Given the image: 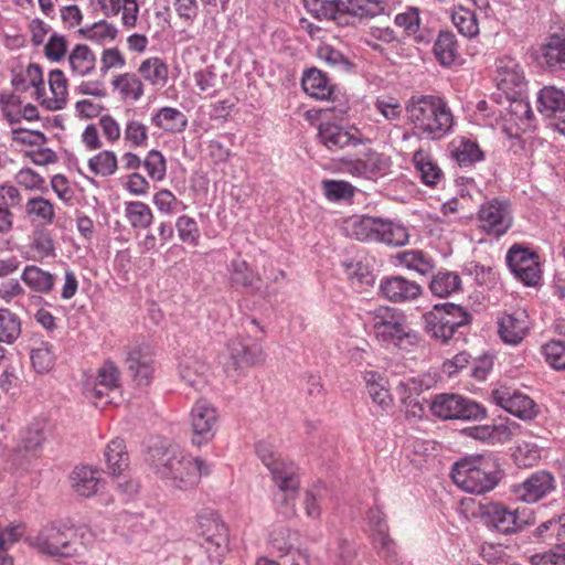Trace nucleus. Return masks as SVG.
Masks as SVG:
<instances>
[{
  "mask_svg": "<svg viewBox=\"0 0 565 565\" xmlns=\"http://www.w3.org/2000/svg\"><path fill=\"white\" fill-rule=\"evenodd\" d=\"M146 460L161 479L180 490L194 488L201 477L210 471L201 458L192 457L177 446L162 443L149 448Z\"/></svg>",
  "mask_w": 565,
  "mask_h": 565,
  "instance_id": "obj_1",
  "label": "nucleus"
},
{
  "mask_svg": "<svg viewBox=\"0 0 565 565\" xmlns=\"http://www.w3.org/2000/svg\"><path fill=\"white\" fill-rule=\"evenodd\" d=\"M409 122L419 135L440 140L454 126V116L447 103L435 95H414L405 105Z\"/></svg>",
  "mask_w": 565,
  "mask_h": 565,
  "instance_id": "obj_2",
  "label": "nucleus"
},
{
  "mask_svg": "<svg viewBox=\"0 0 565 565\" xmlns=\"http://www.w3.org/2000/svg\"><path fill=\"white\" fill-rule=\"evenodd\" d=\"M256 454L271 473L277 487L274 501L278 511L289 518L296 512L295 500L299 490L297 468L292 462L282 460L276 452L274 445L267 440L256 444Z\"/></svg>",
  "mask_w": 565,
  "mask_h": 565,
  "instance_id": "obj_3",
  "label": "nucleus"
},
{
  "mask_svg": "<svg viewBox=\"0 0 565 565\" xmlns=\"http://www.w3.org/2000/svg\"><path fill=\"white\" fill-rule=\"evenodd\" d=\"M370 316L373 334L383 345L411 351L419 344L418 333L408 326L401 310L382 306L371 311Z\"/></svg>",
  "mask_w": 565,
  "mask_h": 565,
  "instance_id": "obj_4",
  "label": "nucleus"
},
{
  "mask_svg": "<svg viewBox=\"0 0 565 565\" xmlns=\"http://www.w3.org/2000/svg\"><path fill=\"white\" fill-rule=\"evenodd\" d=\"M451 478L460 489L475 494L491 491L499 480L494 461L481 455L456 462L451 470Z\"/></svg>",
  "mask_w": 565,
  "mask_h": 565,
  "instance_id": "obj_5",
  "label": "nucleus"
},
{
  "mask_svg": "<svg viewBox=\"0 0 565 565\" xmlns=\"http://www.w3.org/2000/svg\"><path fill=\"white\" fill-rule=\"evenodd\" d=\"M425 331L441 342L450 340L455 331L470 321V315L451 302L436 305L424 315Z\"/></svg>",
  "mask_w": 565,
  "mask_h": 565,
  "instance_id": "obj_6",
  "label": "nucleus"
},
{
  "mask_svg": "<svg viewBox=\"0 0 565 565\" xmlns=\"http://www.w3.org/2000/svg\"><path fill=\"white\" fill-rule=\"evenodd\" d=\"M76 532L66 524L52 523L34 537L33 545L42 554L53 557H71L77 553Z\"/></svg>",
  "mask_w": 565,
  "mask_h": 565,
  "instance_id": "obj_7",
  "label": "nucleus"
},
{
  "mask_svg": "<svg viewBox=\"0 0 565 565\" xmlns=\"http://www.w3.org/2000/svg\"><path fill=\"white\" fill-rule=\"evenodd\" d=\"M350 7H344L342 0H303L307 12L320 21L334 20L341 9L360 17H375L386 9L383 0L350 1Z\"/></svg>",
  "mask_w": 565,
  "mask_h": 565,
  "instance_id": "obj_8",
  "label": "nucleus"
},
{
  "mask_svg": "<svg viewBox=\"0 0 565 565\" xmlns=\"http://www.w3.org/2000/svg\"><path fill=\"white\" fill-rule=\"evenodd\" d=\"M434 416L440 419H481L486 417V409L472 399L458 394H438L430 404Z\"/></svg>",
  "mask_w": 565,
  "mask_h": 565,
  "instance_id": "obj_9",
  "label": "nucleus"
},
{
  "mask_svg": "<svg viewBox=\"0 0 565 565\" xmlns=\"http://www.w3.org/2000/svg\"><path fill=\"white\" fill-rule=\"evenodd\" d=\"M218 412L207 401L199 399L191 408L189 423L191 443L193 446L207 445L216 435L218 428Z\"/></svg>",
  "mask_w": 565,
  "mask_h": 565,
  "instance_id": "obj_10",
  "label": "nucleus"
},
{
  "mask_svg": "<svg viewBox=\"0 0 565 565\" xmlns=\"http://www.w3.org/2000/svg\"><path fill=\"white\" fill-rule=\"evenodd\" d=\"M120 371L110 360L105 361L94 374L86 377L84 393L96 406L108 403V396L119 387Z\"/></svg>",
  "mask_w": 565,
  "mask_h": 565,
  "instance_id": "obj_11",
  "label": "nucleus"
},
{
  "mask_svg": "<svg viewBox=\"0 0 565 565\" xmlns=\"http://www.w3.org/2000/svg\"><path fill=\"white\" fill-rule=\"evenodd\" d=\"M478 223L479 227L489 235L505 234L512 225L510 203L499 199L483 203L478 212Z\"/></svg>",
  "mask_w": 565,
  "mask_h": 565,
  "instance_id": "obj_12",
  "label": "nucleus"
},
{
  "mask_svg": "<svg viewBox=\"0 0 565 565\" xmlns=\"http://www.w3.org/2000/svg\"><path fill=\"white\" fill-rule=\"evenodd\" d=\"M202 546L213 563H221L227 551V532L225 524L213 514L201 515L199 519Z\"/></svg>",
  "mask_w": 565,
  "mask_h": 565,
  "instance_id": "obj_13",
  "label": "nucleus"
},
{
  "mask_svg": "<svg viewBox=\"0 0 565 565\" xmlns=\"http://www.w3.org/2000/svg\"><path fill=\"white\" fill-rule=\"evenodd\" d=\"M482 515L486 523L503 534L521 531L529 523L526 510H512L500 503H489L483 507Z\"/></svg>",
  "mask_w": 565,
  "mask_h": 565,
  "instance_id": "obj_14",
  "label": "nucleus"
},
{
  "mask_svg": "<svg viewBox=\"0 0 565 565\" xmlns=\"http://www.w3.org/2000/svg\"><path fill=\"white\" fill-rule=\"evenodd\" d=\"M507 262L516 278L526 286H535L541 279L539 257L529 248L512 246L507 255Z\"/></svg>",
  "mask_w": 565,
  "mask_h": 565,
  "instance_id": "obj_15",
  "label": "nucleus"
},
{
  "mask_svg": "<svg viewBox=\"0 0 565 565\" xmlns=\"http://www.w3.org/2000/svg\"><path fill=\"white\" fill-rule=\"evenodd\" d=\"M493 403L510 414L530 420L536 416V405L527 395L510 386H500L492 391Z\"/></svg>",
  "mask_w": 565,
  "mask_h": 565,
  "instance_id": "obj_16",
  "label": "nucleus"
},
{
  "mask_svg": "<svg viewBox=\"0 0 565 565\" xmlns=\"http://www.w3.org/2000/svg\"><path fill=\"white\" fill-rule=\"evenodd\" d=\"M318 140L327 149L338 151L363 142L362 134L353 127H343L331 120H322L318 126Z\"/></svg>",
  "mask_w": 565,
  "mask_h": 565,
  "instance_id": "obj_17",
  "label": "nucleus"
},
{
  "mask_svg": "<svg viewBox=\"0 0 565 565\" xmlns=\"http://www.w3.org/2000/svg\"><path fill=\"white\" fill-rule=\"evenodd\" d=\"M555 489V479L545 470L532 473L526 480L514 484L511 491L516 500L535 503Z\"/></svg>",
  "mask_w": 565,
  "mask_h": 565,
  "instance_id": "obj_18",
  "label": "nucleus"
},
{
  "mask_svg": "<svg viewBox=\"0 0 565 565\" xmlns=\"http://www.w3.org/2000/svg\"><path fill=\"white\" fill-rule=\"evenodd\" d=\"M230 356L236 366H253L265 361L262 341L250 335H238L228 343Z\"/></svg>",
  "mask_w": 565,
  "mask_h": 565,
  "instance_id": "obj_19",
  "label": "nucleus"
},
{
  "mask_svg": "<svg viewBox=\"0 0 565 565\" xmlns=\"http://www.w3.org/2000/svg\"><path fill=\"white\" fill-rule=\"evenodd\" d=\"M127 370L138 386H148L154 374V359L152 353L145 347L137 345L127 352Z\"/></svg>",
  "mask_w": 565,
  "mask_h": 565,
  "instance_id": "obj_20",
  "label": "nucleus"
},
{
  "mask_svg": "<svg viewBox=\"0 0 565 565\" xmlns=\"http://www.w3.org/2000/svg\"><path fill=\"white\" fill-rule=\"evenodd\" d=\"M530 327V317L524 309H516L498 318V332L501 340L507 344L516 345L521 343L529 333Z\"/></svg>",
  "mask_w": 565,
  "mask_h": 565,
  "instance_id": "obj_21",
  "label": "nucleus"
},
{
  "mask_svg": "<svg viewBox=\"0 0 565 565\" xmlns=\"http://www.w3.org/2000/svg\"><path fill=\"white\" fill-rule=\"evenodd\" d=\"M380 292L391 302L404 303L417 299L423 288L416 281L402 276H392L381 280Z\"/></svg>",
  "mask_w": 565,
  "mask_h": 565,
  "instance_id": "obj_22",
  "label": "nucleus"
},
{
  "mask_svg": "<svg viewBox=\"0 0 565 565\" xmlns=\"http://www.w3.org/2000/svg\"><path fill=\"white\" fill-rule=\"evenodd\" d=\"M342 267L351 286L358 290H365L375 282L373 259L364 254L343 260Z\"/></svg>",
  "mask_w": 565,
  "mask_h": 565,
  "instance_id": "obj_23",
  "label": "nucleus"
},
{
  "mask_svg": "<svg viewBox=\"0 0 565 565\" xmlns=\"http://www.w3.org/2000/svg\"><path fill=\"white\" fill-rule=\"evenodd\" d=\"M524 74L515 60L503 57L497 62L495 81L498 88L508 96H514L524 87Z\"/></svg>",
  "mask_w": 565,
  "mask_h": 565,
  "instance_id": "obj_24",
  "label": "nucleus"
},
{
  "mask_svg": "<svg viewBox=\"0 0 565 565\" xmlns=\"http://www.w3.org/2000/svg\"><path fill=\"white\" fill-rule=\"evenodd\" d=\"M390 168V159L382 153L369 149L363 158L350 161L347 171L355 177L372 179L384 174Z\"/></svg>",
  "mask_w": 565,
  "mask_h": 565,
  "instance_id": "obj_25",
  "label": "nucleus"
},
{
  "mask_svg": "<svg viewBox=\"0 0 565 565\" xmlns=\"http://www.w3.org/2000/svg\"><path fill=\"white\" fill-rule=\"evenodd\" d=\"M539 57L550 71H565V34H550L540 46Z\"/></svg>",
  "mask_w": 565,
  "mask_h": 565,
  "instance_id": "obj_26",
  "label": "nucleus"
},
{
  "mask_svg": "<svg viewBox=\"0 0 565 565\" xmlns=\"http://www.w3.org/2000/svg\"><path fill=\"white\" fill-rule=\"evenodd\" d=\"M367 393L374 404L382 411H387L393 405V396L390 393L388 381L384 374L376 371H365L363 375Z\"/></svg>",
  "mask_w": 565,
  "mask_h": 565,
  "instance_id": "obj_27",
  "label": "nucleus"
},
{
  "mask_svg": "<svg viewBox=\"0 0 565 565\" xmlns=\"http://www.w3.org/2000/svg\"><path fill=\"white\" fill-rule=\"evenodd\" d=\"M71 482L74 491L85 498L98 493L103 487L100 472L87 466L76 467L71 475Z\"/></svg>",
  "mask_w": 565,
  "mask_h": 565,
  "instance_id": "obj_28",
  "label": "nucleus"
},
{
  "mask_svg": "<svg viewBox=\"0 0 565 565\" xmlns=\"http://www.w3.org/2000/svg\"><path fill=\"white\" fill-rule=\"evenodd\" d=\"M107 471L114 477H120L129 467V455L124 439H111L104 451Z\"/></svg>",
  "mask_w": 565,
  "mask_h": 565,
  "instance_id": "obj_29",
  "label": "nucleus"
},
{
  "mask_svg": "<svg viewBox=\"0 0 565 565\" xmlns=\"http://www.w3.org/2000/svg\"><path fill=\"white\" fill-rule=\"evenodd\" d=\"M47 83L51 96L44 99V104L50 110L63 109L68 98V81L61 70H52L49 73Z\"/></svg>",
  "mask_w": 565,
  "mask_h": 565,
  "instance_id": "obj_30",
  "label": "nucleus"
},
{
  "mask_svg": "<svg viewBox=\"0 0 565 565\" xmlns=\"http://www.w3.org/2000/svg\"><path fill=\"white\" fill-rule=\"evenodd\" d=\"M113 88L124 102L136 103L145 94L143 82L135 73H122L111 82Z\"/></svg>",
  "mask_w": 565,
  "mask_h": 565,
  "instance_id": "obj_31",
  "label": "nucleus"
},
{
  "mask_svg": "<svg viewBox=\"0 0 565 565\" xmlns=\"http://www.w3.org/2000/svg\"><path fill=\"white\" fill-rule=\"evenodd\" d=\"M269 543L273 548L281 554H290L292 551H296L298 558L295 559V565H307L306 556L296 550L298 543L297 532H292L285 526H277L270 533Z\"/></svg>",
  "mask_w": 565,
  "mask_h": 565,
  "instance_id": "obj_32",
  "label": "nucleus"
},
{
  "mask_svg": "<svg viewBox=\"0 0 565 565\" xmlns=\"http://www.w3.org/2000/svg\"><path fill=\"white\" fill-rule=\"evenodd\" d=\"M302 88L311 97L328 100L333 94V86L329 78L319 70L311 68L302 76Z\"/></svg>",
  "mask_w": 565,
  "mask_h": 565,
  "instance_id": "obj_33",
  "label": "nucleus"
},
{
  "mask_svg": "<svg viewBox=\"0 0 565 565\" xmlns=\"http://www.w3.org/2000/svg\"><path fill=\"white\" fill-rule=\"evenodd\" d=\"M68 65L71 72L77 76H88L95 71L96 56L86 44H76L70 52Z\"/></svg>",
  "mask_w": 565,
  "mask_h": 565,
  "instance_id": "obj_34",
  "label": "nucleus"
},
{
  "mask_svg": "<svg viewBox=\"0 0 565 565\" xmlns=\"http://www.w3.org/2000/svg\"><path fill=\"white\" fill-rule=\"evenodd\" d=\"M228 271L233 285L242 286L253 291L260 289V276L248 266L246 260L239 257L234 258L228 266Z\"/></svg>",
  "mask_w": 565,
  "mask_h": 565,
  "instance_id": "obj_35",
  "label": "nucleus"
},
{
  "mask_svg": "<svg viewBox=\"0 0 565 565\" xmlns=\"http://www.w3.org/2000/svg\"><path fill=\"white\" fill-rule=\"evenodd\" d=\"M151 124L166 132H181L188 126L186 116L173 107H162L151 117Z\"/></svg>",
  "mask_w": 565,
  "mask_h": 565,
  "instance_id": "obj_36",
  "label": "nucleus"
},
{
  "mask_svg": "<svg viewBox=\"0 0 565 565\" xmlns=\"http://www.w3.org/2000/svg\"><path fill=\"white\" fill-rule=\"evenodd\" d=\"M209 366L196 358H185L180 363V376L183 382L196 391H201L206 384Z\"/></svg>",
  "mask_w": 565,
  "mask_h": 565,
  "instance_id": "obj_37",
  "label": "nucleus"
},
{
  "mask_svg": "<svg viewBox=\"0 0 565 565\" xmlns=\"http://www.w3.org/2000/svg\"><path fill=\"white\" fill-rule=\"evenodd\" d=\"M379 218L370 216H352L344 222V231L349 236L358 241L370 242L374 241L379 234L377 230Z\"/></svg>",
  "mask_w": 565,
  "mask_h": 565,
  "instance_id": "obj_38",
  "label": "nucleus"
},
{
  "mask_svg": "<svg viewBox=\"0 0 565 565\" xmlns=\"http://www.w3.org/2000/svg\"><path fill=\"white\" fill-rule=\"evenodd\" d=\"M55 275L38 267L29 265L24 268L21 279L33 291L49 294L55 285Z\"/></svg>",
  "mask_w": 565,
  "mask_h": 565,
  "instance_id": "obj_39",
  "label": "nucleus"
},
{
  "mask_svg": "<svg viewBox=\"0 0 565 565\" xmlns=\"http://www.w3.org/2000/svg\"><path fill=\"white\" fill-rule=\"evenodd\" d=\"M414 166L419 173L420 180L429 186H435L443 178V171L433 160L431 156L424 150H417L413 157Z\"/></svg>",
  "mask_w": 565,
  "mask_h": 565,
  "instance_id": "obj_40",
  "label": "nucleus"
},
{
  "mask_svg": "<svg viewBox=\"0 0 565 565\" xmlns=\"http://www.w3.org/2000/svg\"><path fill=\"white\" fill-rule=\"evenodd\" d=\"M537 109L541 114L551 117L565 110V94L555 86L543 87L537 96Z\"/></svg>",
  "mask_w": 565,
  "mask_h": 565,
  "instance_id": "obj_41",
  "label": "nucleus"
},
{
  "mask_svg": "<svg viewBox=\"0 0 565 565\" xmlns=\"http://www.w3.org/2000/svg\"><path fill=\"white\" fill-rule=\"evenodd\" d=\"M396 259L401 266L409 270H414L423 276L428 275L435 267L434 259L423 250L411 249L401 252L396 255Z\"/></svg>",
  "mask_w": 565,
  "mask_h": 565,
  "instance_id": "obj_42",
  "label": "nucleus"
},
{
  "mask_svg": "<svg viewBox=\"0 0 565 565\" xmlns=\"http://www.w3.org/2000/svg\"><path fill=\"white\" fill-rule=\"evenodd\" d=\"M429 289L436 297H449L461 289V278L455 271L440 270L433 276Z\"/></svg>",
  "mask_w": 565,
  "mask_h": 565,
  "instance_id": "obj_43",
  "label": "nucleus"
},
{
  "mask_svg": "<svg viewBox=\"0 0 565 565\" xmlns=\"http://www.w3.org/2000/svg\"><path fill=\"white\" fill-rule=\"evenodd\" d=\"M140 76L152 86H164L168 81V66L160 57L143 60L139 67Z\"/></svg>",
  "mask_w": 565,
  "mask_h": 565,
  "instance_id": "obj_44",
  "label": "nucleus"
},
{
  "mask_svg": "<svg viewBox=\"0 0 565 565\" xmlns=\"http://www.w3.org/2000/svg\"><path fill=\"white\" fill-rule=\"evenodd\" d=\"M451 21L458 32L466 38H476L480 32L476 13L463 6H458L452 9Z\"/></svg>",
  "mask_w": 565,
  "mask_h": 565,
  "instance_id": "obj_45",
  "label": "nucleus"
},
{
  "mask_svg": "<svg viewBox=\"0 0 565 565\" xmlns=\"http://www.w3.org/2000/svg\"><path fill=\"white\" fill-rule=\"evenodd\" d=\"M29 252L31 255L28 259L38 262L55 256V247L51 234L44 230H35L30 237Z\"/></svg>",
  "mask_w": 565,
  "mask_h": 565,
  "instance_id": "obj_46",
  "label": "nucleus"
},
{
  "mask_svg": "<svg viewBox=\"0 0 565 565\" xmlns=\"http://www.w3.org/2000/svg\"><path fill=\"white\" fill-rule=\"evenodd\" d=\"M25 214L32 221L41 225H50L55 217L54 205L42 196H34L25 204Z\"/></svg>",
  "mask_w": 565,
  "mask_h": 565,
  "instance_id": "obj_47",
  "label": "nucleus"
},
{
  "mask_svg": "<svg viewBox=\"0 0 565 565\" xmlns=\"http://www.w3.org/2000/svg\"><path fill=\"white\" fill-rule=\"evenodd\" d=\"M375 242L392 246H402L408 242L407 230L401 224L379 218Z\"/></svg>",
  "mask_w": 565,
  "mask_h": 565,
  "instance_id": "obj_48",
  "label": "nucleus"
},
{
  "mask_svg": "<svg viewBox=\"0 0 565 565\" xmlns=\"http://www.w3.org/2000/svg\"><path fill=\"white\" fill-rule=\"evenodd\" d=\"M434 54L440 64L451 65L458 56L455 34L449 31H441L435 41Z\"/></svg>",
  "mask_w": 565,
  "mask_h": 565,
  "instance_id": "obj_49",
  "label": "nucleus"
},
{
  "mask_svg": "<svg viewBox=\"0 0 565 565\" xmlns=\"http://www.w3.org/2000/svg\"><path fill=\"white\" fill-rule=\"evenodd\" d=\"M541 449L542 448L532 440L520 439L516 441L512 457L518 467H533L541 459Z\"/></svg>",
  "mask_w": 565,
  "mask_h": 565,
  "instance_id": "obj_50",
  "label": "nucleus"
},
{
  "mask_svg": "<svg viewBox=\"0 0 565 565\" xmlns=\"http://www.w3.org/2000/svg\"><path fill=\"white\" fill-rule=\"evenodd\" d=\"M125 215L130 225L135 228H147L153 221L151 209L140 201L126 202Z\"/></svg>",
  "mask_w": 565,
  "mask_h": 565,
  "instance_id": "obj_51",
  "label": "nucleus"
},
{
  "mask_svg": "<svg viewBox=\"0 0 565 565\" xmlns=\"http://www.w3.org/2000/svg\"><path fill=\"white\" fill-rule=\"evenodd\" d=\"M20 334V318L9 309H0V342L13 343Z\"/></svg>",
  "mask_w": 565,
  "mask_h": 565,
  "instance_id": "obj_52",
  "label": "nucleus"
},
{
  "mask_svg": "<svg viewBox=\"0 0 565 565\" xmlns=\"http://www.w3.org/2000/svg\"><path fill=\"white\" fill-rule=\"evenodd\" d=\"M32 366L38 373L49 372L55 361L53 347L49 342H40L38 347L32 348L30 353Z\"/></svg>",
  "mask_w": 565,
  "mask_h": 565,
  "instance_id": "obj_53",
  "label": "nucleus"
},
{
  "mask_svg": "<svg viewBox=\"0 0 565 565\" xmlns=\"http://www.w3.org/2000/svg\"><path fill=\"white\" fill-rule=\"evenodd\" d=\"M88 167L97 175L110 177L117 171V157L113 151H100L89 159Z\"/></svg>",
  "mask_w": 565,
  "mask_h": 565,
  "instance_id": "obj_54",
  "label": "nucleus"
},
{
  "mask_svg": "<svg viewBox=\"0 0 565 565\" xmlns=\"http://www.w3.org/2000/svg\"><path fill=\"white\" fill-rule=\"evenodd\" d=\"M452 158L463 167L471 166L483 159V152L471 140H462L452 152Z\"/></svg>",
  "mask_w": 565,
  "mask_h": 565,
  "instance_id": "obj_55",
  "label": "nucleus"
},
{
  "mask_svg": "<svg viewBox=\"0 0 565 565\" xmlns=\"http://www.w3.org/2000/svg\"><path fill=\"white\" fill-rule=\"evenodd\" d=\"M153 204L167 215L177 214L186 209V205L167 189H162L153 195Z\"/></svg>",
  "mask_w": 565,
  "mask_h": 565,
  "instance_id": "obj_56",
  "label": "nucleus"
},
{
  "mask_svg": "<svg viewBox=\"0 0 565 565\" xmlns=\"http://www.w3.org/2000/svg\"><path fill=\"white\" fill-rule=\"evenodd\" d=\"M324 195L330 201H341L351 199L355 193V188L342 180H323L321 182Z\"/></svg>",
  "mask_w": 565,
  "mask_h": 565,
  "instance_id": "obj_57",
  "label": "nucleus"
},
{
  "mask_svg": "<svg viewBox=\"0 0 565 565\" xmlns=\"http://www.w3.org/2000/svg\"><path fill=\"white\" fill-rule=\"evenodd\" d=\"M372 536L374 548L377 551L380 557L391 565L396 564L397 553L395 551V543L388 535V531H383V533L377 532L372 534Z\"/></svg>",
  "mask_w": 565,
  "mask_h": 565,
  "instance_id": "obj_58",
  "label": "nucleus"
},
{
  "mask_svg": "<svg viewBox=\"0 0 565 565\" xmlns=\"http://www.w3.org/2000/svg\"><path fill=\"white\" fill-rule=\"evenodd\" d=\"M179 238L183 243L196 246L200 237V230L196 221L188 215L178 217L175 222Z\"/></svg>",
  "mask_w": 565,
  "mask_h": 565,
  "instance_id": "obj_59",
  "label": "nucleus"
},
{
  "mask_svg": "<svg viewBox=\"0 0 565 565\" xmlns=\"http://www.w3.org/2000/svg\"><path fill=\"white\" fill-rule=\"evenodd\" d=\"M68 41L66 36L53 33L44 46V54L51 62L62 61L67 53Z\"/></svg>",
  "mask_w": 565,
  "mask_h": 565,
  "instance_id": "obj_60",
  "label": "nucleus"
},
{
  "mask_svg": "<svg viewBox=\"0 0 565 565\" xmlns=\"http://www.w3.org/2000/svg\"><path fill=\"white\" fill-rule=\"evenodd\" d=\"M143 167L150 179L161 181L166 177V160L162 153L158 150H151L148 152Z\"/></svg>",
  "mask_w": 565,
  "mask_h": 565,
  "instance_id": "obj_61",
  "label": "nucleus"
},
{
  "mask_svg": "<svg viewBox=\"0 0 565 565\" xmlns=\"http://www.w3.org/2000/svg\"><path fill=\"white\" fill-rule=\"evenodd\" d=\"M394 22L397 26L404 29L407 35L416 36L420 25L419 11L417 8L409 7L406 11L398 13Z\"/></svg>",
  "mask_w": 565,
  "mask_h": 565,
  "instance_id": "obj_62",
  "label": "nucleus"
},
{
  "mask_svg": "<svg viewBox=\"0 0 565 565\" xmlns=\"http://www.w3.org/2000/svg\"><path fill=\"white\" fill-rule=\"evenodd\" d=\"M124 135L130 146L143 147L148 141V127L138 120H129L126 124Z\"/></svg>",
  "mask_w": 565,
  "mask_h": 565,
  "instance_id": "obj_63",
  "label": "nucleus"
},
{
  "mask_svg": "<svg viewBox=\"0 0 565 565\" xmlns=\"http://www.w3.org/2000/svg\"><path fill=\"white\" fill-rule=\"evenodd\" d=\"M532 565H565V543L557 544L548 552L531 557Z\"/></svg>",
  "mask_w": 565,
  "mask_h": 565,
  "instance_id": "obj_64",
  "label": "nucleus"
}]
</instances>
